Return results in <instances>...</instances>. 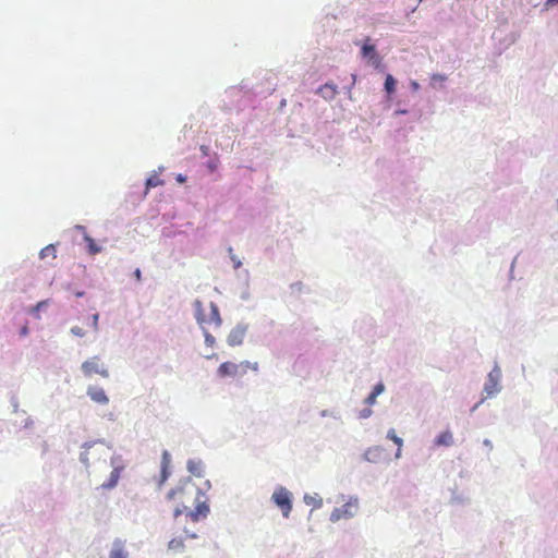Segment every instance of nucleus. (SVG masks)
Segmentation results:
<instances>
[{"label": "nucleus", "instance_id": "nucleus-1", "mask_svg": "<svg viewBox=\"0 0 558 558\" xmlns=\"http://www.w3.org/2000/svg\"><path fill=\"white\" fill-rule=\"evenodd\" d=\"M169 499H178L182 504V509L177 508L174 510V515L178 517L182 514L185 510L190 509L187 504L194 506V510L189 512V517L193 522L198 521L201 518L207 517L209 512V507L207 505L206 495L192 483H185L175 489H172L168 493Z\"/></svg>", "mask_w": 558, "mask_h": 558}, {"label": "nucleus", "instance_id": "nucleus-2", "mask_svg": "<svg viewBox=\"0 0 558 558\" xmlns=\"http://www.w3.org/2000/svg\"><path fill=\"white\" fill-rule=\"evenodd\" d=\"M194 308H195V318L198 325L204 327L205 325H215L216 327H220L222 324V319L219 313L218 306L211 302L209 306V314H206L203 307V303L199 300H196L194 302ZM204 329V338L205 343L208 347H214L216 343L215 337L208 332L205 328Z\"/></svg>", "mask_w": 558, "mask_h": 558}, {"label": "nucleus", "instance_id": "nucleus-3", "mask_svg": "<svg viewBox=\"0 0 558 558\" xmlns=\"http://www.w3.org/2000/svg\"><path fill=\"white\" fill-rule=\"evenodd\" d=\"M359 510L357 498L351 497L343 506L335 508L330 513V521L337 522L341 519H349L356 514Z\"/></svg>", "mask_w": 558, "mask_h": 558}, {"label": "nucleus", "instance_id": "nucleus-4", "mask_svg": "<svg viewBox=\"0 0 558 558\" xmlns=\"http://www.w3.org/2000/svg\"><path fill=\"white\" fill-rule=\"evenodd\" d=\"M82 371L85 376H93L95 374L100 375L104 378L109 377V372L106 368L105 364L100 361L99 356H93L88 360H86L82 364Z\"/></svg>", "mask_w": 558, "mask_h": 558}, {"label": "nucleus", "instance_id": "nucleus-5", "mask_svg": "<svg viewBox=\"0 0 558 558\" xmlns=\"http://www.w3.org/2000/svg\"><path fill=\"white\" fill-rule=\"evenodd\" d=\"M272 501L281 509L284 518H288L292 510L291 494L284 488H277L272 496Z\"/></svg>", "mask_w": 558, "mask_h": 558}, {"label": "nucleus", "instance_id": "nucleus-6", "mask_svg": "<svg viewBox=\"0 0 558 558\" xmlns=\"http://www.w3.org/2000/svg\"><path fill=\"white\" fill-rule=\"evenodd\" d=\"M217 373L220 377H234L241 375V364L223 362L218 367Z\"/></svg>", "mask_w": 558, "mask_h": 558}, {"label": "nucleus", "instance_id": "nucleus-7", "mask_svg": "<svg viewBox=\"0 0 558 558\" xmlns=\"http://www.w3.org/2000/svg\"><path fill=\"white\" fill-rule=\"evenodd\" d=\"M246 328L243 326L234 327L228 335L227 342L230 347L241 345L244 341Z\"/></svg>", "mask_w": 558, "mask_h": 558}, {"label": "nucleus", "instance_id": "nucleus-8", "mask_svg": "<svg viewBox=\"0 0 558 558\" xmlns=\"http://www.w3.org/2000/svg\"><path fill=\"white\" fill-rule=\"evenodd\" d=\"M87 395L88 397L98 404H107L109 402V398L106 395V391L96 386H89L87 388Z\"/></svg>", "mask_w": 558, "mask_h": 558}, {"label": "nucleus", "instance_id": "nucleus-9", "mask_svg": "<svg viewBox=\"0 0 558 558\" xmlns=\"http://www.w3.org/2000/svg\"><path fill=\"white\" fill-rule=\"evenodd\" d=\"M368 43H369V39L367 38L366 41L364 43V45L362 46L361 53H362L363 58H367V59L372 60L375 65H378L380 62V59L376 52L375 46L371 45Z\"/></svg>", "mask_w": 558, "mask_h": 558}, {"label": "nucleus", "instance_id": "nucleus-10", "mask_svg": "<svg viewBox=\"0 0 558 558\" xmlns=\"http://www.w3.org/2000/svg\"><path fill=\"white\" fill-rule=\"evenodd\" d=\"M498 374L492 372L489 373L488 380L484 386V391L486 392L487 397H492L498 392Z\"/></svg>", "mask_w": 558, "mask_h": 558}, {"label": "nucleus", "instance_id": "nucleus-11", "mask_svg": "<svg viewBox=\"0 0 558 558\" xmlns=\"http://www.w3.org/2000/svg\"><path fill=\"white\" fill-rule=\"evenodd\" d=\"M385 456L384 449L380 447L369 448L365 452V459L369 462H378Z\"/></svg>", "mask_w": 558, "mask_h": 558}, {"label": "nucleus", "instance_id": "nucleus-12", "mask_svg": "<svg viewBox=\"0 0 558 558\" xmlns=\"http://www.w3.org/2000/svg\"><path fill=\"white\" fill-rule=\"evenodd\" d=\"M318 93H320L325 99H333L338 92L336 85L326 83L319 87Z\"/></svg>", "mask_w": 558, "mask_h": 558}, {"label": "nucleus", "instance_id": "nucleus-13", "mask_svg": "<svg viewBox=\"0 0 558 558\" xmlns=\"http://www.w3.org/2000/svg\"><path fill=\"white\" fill-rule=\"evenodd\" d=\"M435 444L437 446H446V447L451 446L453 444V437H452L451 432L446 430V432H442L441 434H439L435 439Z\"/></svg>", "mask_w": 558, "mask_h": 558}, {"label": "nucleus", "instance_id": "nucleus-14", "mask_svg": "<svg viewBox=\"0 0 558 558\" xmlns=\"http://www.w3.org/2000/svg\"><path fill=\"white\" fill-rule=\"evenodd\" d=\"M120 468H114L113 471L110 473L108 482L104 483L101 485L102 488H113L120 478Z\"/></svg>", "mask_w": 558, "mask_h": 558}, {"label": "nucleus", "instance_id": "nucleus-15", "mask_svg": "<svg viewBox=\"0 0 558 558\" xmlns=\"http://www.w3.org/2000/svg\"><path fill=\"white\" fill-rule=\"evenodd\" d=\"M84 240H85V242L87 243V250H88V253H89L90 255H96V254H98V253L101 251V247H100V246H98V245L95 243L94 239H93V238H90L88 234H85V235H84Z\"/></svg>", "mask_w": 558, "mask_h": 558}, {"label": "nucleus", "instance_id": "nucleus-16", "mask_svg": "<svg viewBox=\"0 0 558 558\" xmlns=\"http://www.w3.org/2000/svg\"><path fill=\"white\" fill-rule=\"evenodd\" d=\"M39 255L41 258L51 257L54 259L57 257L56 246L53 244H49V245L45 246L40 251Z\"/></svg>", "mask_w": 558, "mask_h": 558}, {"label": "nucleus", "instance_id": "nucleus-17", "mask_svg": "<svg viewBox=\"0 0 558 558\" xmlns=\"http://www.w3.org/2000/svg\"><path fill=\"white\" fill-rule=\"evenodd\" d=\"M241 364V375H245L247 373L248 369L253 371V372H257L258 371V363L257 362H248V361H243L240 363Z\"/></svg>", "mask_w": 558, "mask_h": 558}, {"label": "nucleus", "instance_id": "nucleus-18", "mask_svg": "<svg viewBox=\"0 0 558 558\" xmlns=\"http://www.w3.org/2000/svg\"><path fill=\"white\" fill-rule=\"evenodd\" d=\"M109 558H128V554L120 544H116L110 551Z\"/></svg>", "mask_w": 558, "mask_h": 558}, {"label": "nucleus", "instance_id": "nucleus-19", "mask_svg": "<svg viewBox=\"0 0 558 558\" xmlns=\"http://www.w3.org/2000/svg\"><path fill=\"white\" fill-rule=\"evenodd\" d=\"M396 80L391 74H388L385 80V90L390 95L396 90Z\"/></svg>", "mask_w": 558, "mask_h": 558}, {"label": "nucleus", "instance_id": "nucleus-20", "mask_svg": "<svg viewBox=\"0 0 558 558\" xmlns=\"http://www.w3.org/2000/svg\"><path fill=\"white\" fill-rule=\"evenodd\" d=\"M170 462V457L167 451L162 453V462H161V474H162V481H165L168 476V465Z\"/></svg>", "mask_w": 558, "mask_h": 558}, {"label": "nucleus", "instance_id": "nucleus-21", "mask_svg": "<svg viewBox=\"0 0 558 558\" xmlns=\"http://www.w3.org/2000/svg\"><path fill=\"white\" fill-rule=\"evenodd\" d=\"M163 184V180H161L158 175H151L146 181V189L149 190L151 187H156Z\"/></svg>", "mask_w": 558, "mask_h": 558}, {"label": "nucleus", "instance_id": "nucleus-22", "mask_svg": "<svg viewBox=\"0 0 558 558\" xmlns=\"http://www.w3.org/2000/svg\"><path fill=\"white\" fill-rule=\"evenodd\" d=\"M387 437L390 438L396 445H398L399 448H398L397 457H399L400 456L401 446H402V439L397 436L395 429H390L388 432Z\"/></svg>", "mask_w": 558, "mask_h": 558}, {"label": "nucleus", "instance_id": "nucleus-23", "mask_svg": "<svg viewBox=\"0 0 558 558\" xmlns=\"http://www.w3.org/2000/svg\"><path fill=\"white\" fill-rule=\"evenodd\" d=\"M169 549L179 551L183 548V541L173 538L168 544Z\"/></svg>", "mask_w": 558, "mask_h": 558}, {"label": "nucleus", "instance_id": "nucleus-24", "mask_svg": "<svg viewBox=\"0 0 558 558\" xmlns=\"http://www.w3.org/2000/svg\"><path fill=\"white\" fill-rule=\"evenodd\" d=\"M71 332L76 336V337H84L85 336V331L83 328L78 327V326H74L71 328Z\"/></svg>", "mask_w": 558, "mask_h": 558}, {"label": "nucleus", "instance_id": "nucleus-25", "mask_svg": "<svg viewBox=\"0 0 558 558\" xmlns=\"http://www.w3.org/2000/svg\"><path fill=\"white\" fill-rule=\"evenodd\" d=\"M384 389H385L384 384L379 383V384H377V385L374 387V389H373L372 393H374L375 396H379V395L384 391Z\"/></svg>", "mask_w": 558, "mask_h": 558}, {"label": "nucleus", "instance_id": "nucleus-26", "mask_svg": "<svg viewBox=\"0 0 558 558\" xmlns=\"http://www.w3.org/2000/svg\"><path fill=\"white\" fill-rule=\"evenodd\" d=\"M92 318H93V322H92L93 329L95 331H97L98 330L99 314H97V313L94 314Z\"/></svg>", "mask_w": 558, "mask_h": 558}, {"label": "nucleus", "instance_id": "nucleus-27", "mask_svg": "<svg viewBox=\"0 0 558 558\" xmlns=\"http://www.w3.org/2000/svg\"><path fill=\"white\" fill-rule=\"evenodd\" d=\"M376 398H377V396H375L374 393L371 392L369 396L366 398L365 402L368 405H373L376 402Z\"/></svg>", "mask_w": 558, "mask_h": 558}, {"label": "nucleus", "instance_id": "nucleus-28", "mask_svg": "<svg viewBox=\"0 0 558 558\" xmlns=\"http://www.w3.org/2000/svg\"><path fill=\"white\" fill-rule=\"evenodd\" d=\"M48 304V301H40L36 304V306L34 307V311L38 312L40 308H43L44 306H46Z\"/></svg>", "mask_w": 558, "mask_h": 558}, {"label": "nucleus", "instance_id": "nucleus-29", "mask_svg": "<svg viewBox=\"0 0 558 558\" xmlns=\"http://www.w3.org/2000/svg\"><path fill=\"white\" fill-rule=\"evenodd\" d=\"M556 3H558V0H546L544 5L546 9H549L553 5H555Z\"/></svg>", "mask_w": 558, "mask_h": 558}, {"label": "nucleus", "instance_id": "nucleus-30", "mask_svg": "<svg viewBox=\"0 0 558 558\" xmlns=\"http://www.w3.org/2000/svg\"><path fill=\"white\" fill-rule=\"evenodd\" d=\"M432 80H433V81H441V82H442V81H445V80H446V77H445L444 75H441V74H434V75L432 76Z\"/></svg>", "mask_w": 558, "mask_h": 558}, {"label": "nucleus", "instance_id": "nucleus-31", "mask_svg": "<svg viewBox=\"0 0 558 558\" xmlns=\"http://www.w3.org/2000/svg\"><path fill=\"white\" fill-rule=\"evenodd\" d=\"M372 414V411L369 409L363 410L361 412V417L366 418Z\"/></svg>", "mask_w": 558, "mask_h": 558}, {"label": "nucleus", "instance_id": "nucleus-32", "mask_svg": "<svg viewBox=\"0 0 558 558\" xmlns=\"http://www.w3.org/2000/svg\"><path fill=\"white\" fill-rule=\"evenodd\" d=\"M177 181H178L179 183H184V182L186 181V177H185V175H183V174H178V175H177Z\"/></svg>", "mask_w": 558, "mask_h": 558}, {"label": "nucleus", "instance_id": "nucleus-33", "mask_svg": "<svg viewBox=\"0 0 558 558\" xmlns=\"http://www.w3.org/2000/svg\"><path fill=\"white\" fill-rule=\"evenodd\" d=\"M134 276H135L136 280H137V281H140V280L142 279V272H141V270H140V269H136V270L134 271Z\"/></svg>", "mask_w": 558, "mask_h": 558}, {"label": "nucleus", "instance_id": "nucleus-34", "mask_svg": "<svg viewBox=\"0 0 558 558\" xmlns=\"http://www.w3.org/2000/svg\"><path fill=\"white\" fill-rule=\"evenodd\" d=\"M411 87L413 90H417L420 88V85L417 82L413 81V82H411Z\"/></svg>", "mask_w": 558, "mask_h": 558}, {"label": "nucleus", "instance_id": "nucleus-35", "mask_svg": "<svg viewBox=\"0 0 558 558\" xmlns=\"http://www.w3.org/2000/svg\"><path fill=\"white\" fill-rule=\"evenodd\" d=\"M20 333H21V336H26V335L28 333V328H27V326L22 327V329H21V332H20Z\"/></svg>", "mask_w": 558, "mask_h": 558}, {"label": "nucleus", "instance_id": "nucleus-36", "mask_svg": "<svg viewBox=\"0 0 558 558\" xmlns=\"http://www.w3.org/2000/svg\"><path fill=\"white\" fill-rule=\"evenodd\" d=\"M216 357H217V355L215 353L207 356V359H216Z\"/></svg>", "mask_w": 558, "mask_h": 558}, {"label": "nucleus", "instance_id": "nucleus-37", "mask_svg": "<svg viewBox=\"0 0 558 558\" xmlns=\"http://www.w3.org/2000/svg\"><path fill=\"white\" fill-rule=\"evenodd\" d=\"M322 506V500H318L317 504L315 505V507H320Z\"/></svg>", "mask_w": 558, "mask_h": 558}, {"label": "nucleus", "instance_id": "nucleus-38", "mask_svg": "<svg viewBox=\"0 0 558 558\" xmlns=\"http://www.w3.org/2000/svg\"><path fill=\"white\" fill-rule=\"evenodd\" d=\"M76 228L80 230H84V227H82V226H77Z\"/></svg>", "mask_w": 558, "mask_h": 558}, {"label": "nucleus", "instance_id": "nucleus-39", "mask_svg": "<svg viewBox=\"0 0 558 558\" xmlns=\"http://www.w3.org/2000/svg\"><path fill=\"white\" fill-rule=\"evenodd\" d=\"M305 504H310V500L307 497H305Z\"/></svg>", "mask_w": 558, "mask_h": 558}]
</instances>
